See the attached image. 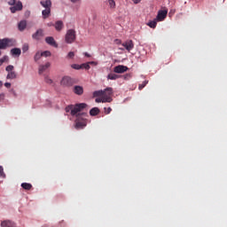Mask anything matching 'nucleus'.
Instances as JSON below:
<instances>
[{
	"instance_id": "16",
	"label": "nucleus",
	"mask_w": 227,
	"mask_h": 227,
	"mask_svg": "<svg viewBox=\"0 0 227 227\" xmlns=\"http://www.w3.org/2000/svg\"><path fill=\"white\" fill-rule=\"evenodd\" d=\"M26 27H27V21H26V20L20 21V23L18 24L19 30L24 31V29H26Z\"/></svg>"
},
{
	"instance_id": "22",
	"label": "nucleus",
	"mask_w": 227,
	"mask_h": 227,
	"mask_svg": "<svg viewBox=\"0 0 227 227\" xmlns=\"http://www.w3.org/2000/svg\"><path fill=\"white\" fill-rule=\"evenodd\" d=\"M55 29L56 31H61V29H63V21L59 20L55 23Z\"/></svg>"
},
{
	"instance_id": "45",
	"label": "nucleus",
	"mask_w": 227,
	"mask_h": 227,
	"mask_svg": "<svg viewBox=\"0 0 227 227\" xmlns=\"http://www.w3.org/2000/svg\"><path fill=\"white\" fill-rule=\"evenodd\" d=\"M79 0H71V3H77Z\"/></svg>"
},
{
	"instance_id": "35",
	"label": "nucleus",
	"mask_w": 227,
	"mask_h": 227,
	"mask_svg": "<svg viewBox=\"0 0 227 227\" xmlns=\"http://www.w3.org/2000/svg\"><path fill=\"white\" fill-rule=\"evenodd\" d=\"M105 109V113L106 114H110V113H111V111H113V108H111V107H105L104 108Z\"/></svg>"
},
{
	"instance_id": "24",
	"label": "nucleus",
	"mask_w": 227,
	"mask_h": 227,
	"mask_svg": "<svg viewBox=\"0 0 227 227\" xmlns=\"http://www.w3.org/2000/svg\"><path fill=\"white\" fill-rule=\"evenodd\" d=\"M147 26H149V27H151L152 29H155V27H157V20H153L152 21H149L147 23Z\"/></svg>"
},
{
	"instance_id": "38",
	"label": "nucleus",
	"mask_w": 227,
	"mask_h": 227,
	"mask_svg": "<svg viewBox=\"0 0 227 227\" xmlns=\"http://www.w3.org/2000/svg\"><path fill=\"white\" fill-rule=\"evenodd\" d=\"M114 43H116V45H122L121 40H120V39H115Z\"/></svg>"
},
{
	"instance_id": "27",
	"label": "nucleus",
	"mask_w": 227,
	"mask_h": 227,
	"mask_svg": "<svg viewBox=\"0 0 227 227\" xmlns=\"http://www.w3.org/2000/svg\"><path fill=\"white\" fill-rule=\"evenodd\" d=\"M42 57H43L42 53H40V51H37L34 57V59L35 61H38Z\"/></svg>"
},
{
	"instance_id": "17",
	"label": "nucleus",
	"mask_w": 227,
	"mask_h": 227,
	"mask_svg": "<svg viewBox=\"0 0 227 227\" xmlns=\"http://www.w3.org/2000/svg\"><path fill=\"white\" fill-rule=\"evenodd\" d=\"M51 67V63L47 62L45 65H41L39 67V74H43V72H45V70H47V68H49Z\"/></svg>"
},
{
	"instance_id": "23",
	"label": "nucleus",
	"mask_w": 227,
	"mask_h": 227,
	"mask_svg": "<svg viewBox=\"0 0 227 227\" xmlns=\"http://www.w3.org/2000/svg\"><path fill=\"white\" fill-rule=\"evenodd\" d=\"M100 113V109L98 107L91 108L90 111V116H97Z\"/></svg>"
},
{
	"instance_id": "32",
	"label": "nucleus",
	"mask_w": 227,
	"mask_h": 227,
	"mask_svg": "<svg viewBox=\"0 0 227 227\" xmlns=\"http://www.w3.org/2000/svg\"><path fill=\"white\" fill-rule=\"evenodd\" d=\"M5 61H8V56H4L2 59H0V67H2L3 63Z\"/></svg>"
},
{
	"instance_id": "7",
	"label": "nucleus",
	"mask_w": 227,
	"mask_h": 227,
	"mask_svg": "<svg viewBox=\"0 0 227 227\" xmlns=\"http://www.w3.org/2000/svg\"><path fill=\"white\" fill-rule=\"evenodd\" d=\"M6 47H13V40L8 38L0 39V49H6Z\"/></svg>"
},
{
	"instance_id": "31",
	"label": "nucleus",
	"mask_w": 227,
	"mask_h": 227,
	"mask_svg": "<svg viewBox=\"0 0 227 227\" xmlns=\"http://www.w3.org/2000/svg\"><path fill=\"white\" fill-rule=\"evenodd\" d=\"M42 56H43L44 58H49L51 57V51H45L43 52H41Z\"/></svg>"
},
{
	"instance_id": "25",
	"label": "nucleus",
	"mask_w": 227,
	"mask_h": 227,
	"mask_svg": "<svg viewBox=\"0 0 227 227\" xmlns=\"http://www.w3.org/2000/svg\"><path fill=\"white\" fill-rule=\"evenodd\" d=\"M44 82H46V84H54V82L52 81V79H51L47 75L44 77Z\"/></svg>"
},
{
	"instance_id": "18",
	"label": "nucleus",
	"mask_w": 227,
	"mask_h": 227,
	"mask_svg": "<svg viewBox=\"0 0 227 227\" xmlns=\"http://www.w3.org/2000/svg\"><path fill=\"white\" fill-rule=\"evenodd\" d=\"M12 56H20L22 51L20 48H14L11 50Z\"/></svg>"
},
{
	"instance_id": "36",
	"label": "nucleus",
	"mask_w": 227,
	"mask_h": 227,
	"mask_svg": "<svg viewBox=\"0 0 227 227\" xmlns=\"http://www.w3.org/2000/svg\"><path fill=\"white\" fill-rule=\"evenodd\" d=\"M23 52H27V51H29V46L27 45H24L22 48Z\"/></svg>"
},
{
	"instance_id": "40",
	"label": "nucleus",
	"mask_w": 227,
	"mask_h": 227,
	"mask_svg": "<svg viewBox=\"0 0 227 227\" xmlns=\"http://www.w3.org/2000/svg\"><path fill=\"white\" fill-rule=\"evenodd\" d=\"M9 4H10L11 6H14V5H15V0H10V1H9Z\"/></svg>"
},
{
	"instance_id": "26",
	"label": "nucleus",
	"mask_w": 227,
	"mask_h": 227,
	"mask_svg": "<svg viewBox=\"0 0 227 227\" xmlns=\"http://www.w3.org/2000/svg\"><path fill=\"white\" fill-rule=\"evenodd\" d=\"M0 177L6 178V175L4 174V168H3V166H0Z\"/></svg>"
},
{
	"instance_id": "20",
	"label": "nucleus",
	"mask_w": 227,
	"mask_h": 227,
	"mask_svg": "<svg viewBox=\"0 0 227 227\" xmlns=\"http://www.w3.org/2000/svg\"><path fill=\"white\" fill-rule=\"evenodd\" d=\"M107 79L110 81H116V79H120V75L114 74V73H110L107 75Z\"/></svg>"
},
{
	"instance_id": "3",
	"label": "nucleus",
	"mask_w": 227,
	"mask_h": 227,
	"mask_svg": "<svg viewBox=\"0 0 227 227\" xmlns=\"http://www.w3.org/2000/svg\"><path fill=\"white\" fill-rule=\"evenodd\" d=\"M77 82H75V79L70 77V76H63L60 80V86L63 88H70L74 86Z\"/></svg>"
},
{
	"instance_id": "30",
	"label": "nucleus",
	"mask_w": 227,
	"mask_h": 227,
	"mask_svg": "<svg viewBox=\"0 0 227 227\" xmlns=\"http://www.w3.org/2000/svg\"><path fill=\"white\" fill-rule=\"evenodd\" d=\"M148 84V81H144L141 84L138 85V90H143Z\"/></svg>"
},
{
	"instance_id": "41",
	"label": "nucleus",
	"mask_w": 227,
	"mask_h": 227,
	"mask_svg": "<svg viewBox=\"0 0 227 227\" xmlns=\"http://www.w3.org/2000/svg\"><path fill=\"white\" fill-rule=\"evenodd\" d=\"M4 86H5V88H12V83H10V82H5V83H4Z\"/></svg>"
},
{
	"instance_id": "1",
	"label": "nucleus",
	"mask_w": 227,
	"mask_h": 227,
	"mask_svg": "<svg viewBox=\"0 0 227 227\" xmlns=\"http://www.w3.org/2000/svg\"><path fill=\"white\" fill-rule=\"evenodd\" d=\"M86 107H88L86 103L69 105L66 107V113H70L71 116H76L74 129L77 130H81L88 125V121L86 120V118H88V114H81V111H83Z\"/></svg>"
},
{
	"instance_id": "29",
	"label": "nucleus",
	"mask_w": 227,
	"mask_h": 227,
	"mask_svg": "<svg viewBox=\"0 0 227 227\" xmlns=\"http://www.w3.org/2000/svg\"><path fill=\"white\" fill-rule=\"evenodd\" d=\"M71 67L74 68V70H81V68H82V65H78V64H73Z\"/></svg>"
},
{
	"instance_id": "12",
	"label": "nucleus",
	"mask_w": 227,
	"mask_h": 227,
	"mask_svg": "<svg viewBox=\"0 0 227 227\" xmlns=\"http://www.w3.org/2000/svg\"><path fill=\"white\" fill-rule=\"evenodd\" d=\"M45 42L46 43H48V45H51V47H55L57 49L58 43H56V40H54V37L48 36L45 38Z\"/></svg>"
},
{
	"instance_id": "39",
	"label": "nucleus",
	"mask_w": 227,
	"mask_h": 227,
	"mask_svg": "<svg viewBox=\"0 0 227 227\" xmlns=\"http://www.w3.org/2000/svg\"><path fill=\"white\" fill-rule=\"evenodd\" d=\"M89 65H92L94 67H97V65H98V63H97L96 61H90V62H89Z\"/></svg>"
},
{
	"instance_id": "4",
	"label": "nucleus",
	"mask_w": 227,
	"mask_h": 227,
	"mask_svg": "<svg viewBox=\"0 0 227 227\" xmlns=\"http://www.w3.org/2000/svg\"><path fill=\"white\" fill-rule=\"evenodd\" d=\"M65 40L67 43H74V42H75V30H67Z\"/></svg>"
},
{
	"instance_id": "28",
	"label": "nucleus",
	"mask_w": 227,
	"mask_h": 227,
	"mask_svg": "<svg viewBox=\"0 0 227 227\" xmlns=\"http://www.w3.org/2000/svg\"><path fill=\"white\" fill-rule=\"evenodd\" d=\"M108 4H109L110 8L116 7V3L114 2V0H108Z\"/></svg>"
},
{
	"instance_id": "15",
	"label": "nucleus",
	"mask_w": 227,
	"mask_h": 227,
	"mask_svg": "<svg viewBox=\"0 0 227 227\" xmlns=\"http://www.w3.org/2000/svg\"><path fill=\"white\" fill-rule=\"evenodd\" d=\"M17 225L15 223L10 221V220H4L1 223V227H16Z\"/></svg>"
},
{
	"instance_id": "42",
	"label": "nucleus",
	"mask_w": 227,
	"mask_h": 227,
	"mask_svg": "<svg viewBox=\"0 0 227 227\" xmlns=\"http://www.w3.org/2000/svg\"><path fill=\"white\" fill-rule=\"evenodd\" d=\"M84 56H86V58H91V55H90V53H88V52H85Z\"/></svg>"
},
{
	"instance_id": "46",
	"label": "nucleus",
	"mask_w": 227,
	"mask_h": 227,
	"mask_svg": "<svg viewBox=\"0 0 227 227\" xmlns=\"http://www.w3.org/2000/svg\"><path fill=\"white\" fill-rule=\"evenodd\" d=\"M3 88V82L0 81V89Z\"/></svg>"
},
{
	"instance_id": "8",
	"label": "nucleus",
	"mask_w": 227,
	"mask_h": 227,
	"mask_svg": "<svg viewBox=\"0 0 227 227\" xmlns=\"http://www.w3.org/2000/svg\"><path fill=\"white\" fill-rule=\"evenodd\" d=\"M167 17H168V10H160L158 12L156 20L158 22H162V20H164V19H166Z\"/></svg>"
},
{
	"instance_id": "37",
	"label": "nucleus",
	"mask_w": 227,
	"mask_h": 227,
	"mask_svg": "<svg viewBox=\"0 0 227 227\" xmlns=\"http://www.w3.org/2000/svg\"><path fill=\"white\" fill-rule=\"evenodd\" d=\"M74 56H75V54H74L73 51H70V52L67 54V58H69L70 59H72V58H74Z\"/></svg>"
},
{
	"instance_id": "9",
	"label": "nucleus",
	"mask_w": 227,
	"mask_h": 227,
	"mask_svg": "<svg viewBox=\"0 0 227 227\" xmlns=\"http://www.w3.org/2000/svg\"><path fill=\"white\" fill-rule=\"evenodd\" d=\"M43 36H45V35L43 34V29L42 28L37 29L36 32L32 35L33 40H42Z\"/></svg>"
},
{
	"instance_id": "47",
	"label": "nucleus",
	"mask_w": 227,
	"mask_h": 227,
	"mask_svg": "<svg viewBox=\"0 0 227 227\" xmlns=\"http://www.w3.org/2000/svg\"><path fill=\"white\" fill-rule=\"evenodd\" d=\"M43 227H49V225H47V224H44V225H43Z\"/></svg>"
},
{
	"instance_id": "21",
	"label": "nucleus",
	"mask_w": 227,
	"mask_h": 227,
	"mask_svg": "<svg viewBox=\"0 0 227 227\" xmlns=\"http://www.w3.org/2000/svg\"><path fill=\"white\" fill-rule=\"evenodd\" d=\"M21 187L22 189H25V191H31V189L33 188V184L29 183H23L21 184Z\"/></svg>"
},
{
	"instance_id": "34",
	"label": "nucleus",
	"mask_w": 227,
	"mask_h": 227,
	"mask_svg": "<svg viewBox=\"0 0 227 227\" xmlns=\"http://www.w3.org/2000/svg\"><path fill=\"white\" fill-rule=\"evenodd\" d=\"M82 68H84L85 70H90V62L82 64Z\"/></svg>"
},
{
	"instance_id": "13",
	"label": "nucleus",
	"mask_w": 227,
	"mask_h": 227,
	"mask_svg": "<svg viewBox=\"0 0 227 227\" xmlns=\"http://www.w3.org/2000/svg\"><path fill=\"white\" fill-rule=\"evenodd\" d=\"M73 91L75 95H82L84 93V88L81 85H75L73 89Z\"/></svg>"
},
{
	"instance_id": "10",
	"label": "nucleus",
	"mask_w": 227,
	"mask_h": 227,
	"mask_svg": "<svg viewBox=\"0 0 227 227\" xmlns=\"http://www.w3.org/2000/svg\"><path fill=\"white\" fill-rule=\"evenodd\" d=\"M127 70H129V67L127 66H116L114 68V72L115 74H124V72H127Z\"/></svg>"
},
{
	"instance_id": "44",
	"label": "nucleus",
	"mask_w": 227,
	"mask_h": 227,
	"mask_svg": "<svg viewBox=\"0 0 227 227\" xmlns=\"http://www.w3.org/2000/svg\"><path fill=\"white\" fill-rule=\"evenodd\" d=\"M141 2V0H134V4H137L138 3H140Z\"/></svg>"
},
{
	"instance_id": "33",
	"label": "nucleus",
	"mask_w": 227,
	"mask_h": 227,
	"mask_svg": "<svg viewBox=\"0 0 227 227\" xmlns=\"http://www.w3.org/2000/svg\"><path fill=\"white\" fill-rule=\"evenodd\" d=\"M95 102H97V104H100V102H102L103 104H106V102L104 101V98L101 97V98H97L95 99Z\"/></svg>"
},
{
	"instance_id": "14",
	"label": "nucleus",
	"mask_w": 227,
	"mask_h": 227,
	"mask_svg": "<svg viewBox=\"0 0 227 227\" xmlns=\"http://www.w3.org/2000/svg\"><path fill=\"white\" fill-rule=\"evenodd\" d=\"M40 4L42 5L43 8L45 9H51L52 7V1L51 0H43L40 2Z\"/></svg>"
},
{
	"instance_id": "43",
	"label": "nucleus",
	"mask_w": 227,
	"mask_h": 227,
	"mask_svg": "<svg viewBox=\"0 0 227 227\" xmlns=\"http://www.w3.org/2000/svg\"><path fill=\"white\" fill-rule=\"evenodd\" d=\"M4 98V94H0V100H3Z\"/></svg>"
},
{
	"instance_id": "19",
	"label": "nucleus",
	"mask_w": 227,
	"mask_h": 227,
	"mask_svg": "<svg viewBox=\"0 0 227 227\" xmlns=\"http://www.w3.org/2000/svg\"><path fill=\"white\" fill-rule=\"evenodd\" d=\"M43 19H49L51 16V9H44L42 12Z\"/></svg>"
},
{
	"instance_id": "11",
	"label": "nucleus",
	"mask_w": 227,
	"mask_h": 227,
	"mask_svg": "<svg viewBox=\"0 0 227 227\" xmlns=\"http://www.w3.org/2000/svg\"><path fill=\"white\" fill-rule=\"evenodd\" d=\"M22 8H23L22 2H18L16 4L11 7L10 10L12 13H15L16 12H20Z\"/></svg>"
},
{
	"instance_id": "5",
	"label": "nucleus",
	"mask_w": 227,
	"mask_h": 227,
	"mask_svg": "<svg viewBox=\"0 0 227 227\" xmlns=\"http://www.w3.org/2000/svg\"><path fill=\"white\" fill-rule=\"evenodd\" d=\"M15 67L12 65H9L5 67L6 72H8L6 79H17V73L13 71Z\"/></svg>"
},
{
	"instance_id": "6",
	"label": "nucleus",
	"mask_w": 227,
	"mask_h": 227,
	"mask_svg": "<svg viewBox=\"0 0 227 227\" xmlns=\"http://www.w3.org/2000/svg\"><path fill=\"white\" fill-rule=\"evenodd\" d=\"M122 47L124 48H119V51H128V52H130L132 49H134V42L132 40H127L126 42L122 43Z\"/></svg>"
},
{
	"instance_id": "2",
	"label": "nucleus",
	"mask_w": 227,
	"mask_h": 227,
	"mask_svg": "<svg viewBox=\"0 0 227 227\" xmlns=\"http://www.w3.org/2000/svg\"><path fill=\"white\" fill-rule=\"evenodd\" d=\"M93 97H102L103 102L111 103L113 102V88L109 87L104 90H96L93 92Z\"/></svg>"
}]
</instances>
